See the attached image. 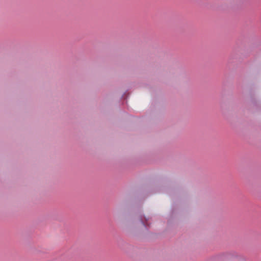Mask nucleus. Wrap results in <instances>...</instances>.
Returning a JSON list of instances; mask_svg holds the SVG:
<instances>
[{
    "instance_id": "1",
    "label": "nucleus",
    "mask_w": 261,
    "mask_h": 261,
    "mask_svg": "<svg viewBox=\"0 0 261 261\" xmlns=\"http://www.w3.org/2000/svg\"><path fill=\"white\" fill-rule=\"evenodd\" d=\"M140 221L143 224V225L146 228L149 226V224L147 223L148 219H147L145 217L141 216H140Z\"/></svg>"
}]
</instances>
